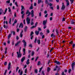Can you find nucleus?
Returning a JSON list of instances; mask_svg holds the SVG:
<instances>
[{
	"mask_svg": "<svg viewBox=\"0 0 75 75\" xmlns=\"http://www.w3.org/2000/svg\"><path fill=\"white\" fill-rule=\"evenodd\" d=\"M47 20L45 21H44L43 22V25H45L47 24Z\"/></svg>",
	"mask_w": 75,
	"mask_h": 75,
	"instance_id": "9",
	"label": "nucleus"
},
{
	"mask_svg": "<svg viewBox=\"0 0 75 75\" xmlns=\"http://www.w3.org/2000/svg\"><path fill=\"white\" fill-rule=\"evenodd\" d=\"M25 56L23 57L21 59V62H23V61L25 60Z\"/></svg>",
	"mask_w": 75,
	"mask_h": 75,
	"instance_id": "8",
	"label": "nucleus"
},
{
	"mask_svg": "<svg viewBox=\"0 0 75 75\" xmlns=\"http://www.w3.org/2000/svg\"><path fill=\"white\" fill-rule=\"evenodd\" d=\"M64 8H65V6L64 5L62 6V8H61V10H64Z\"/></svg>",
	"mask_w": 75,
	"mask_h": 75,
	"instance_id": "13",
	"label": "nucleus"
},
{
	"mask_svg": "<svg viewBox=\"0 0 75 75\" xmlns=\"http://www.w3.org/2000/svg\"><path fill=\"white\" fill-rule=\"evenodd\" d=\"M31 16L32 17H33L34 16V11L33 10H32L31 11Z\"/></svg>",
	"mask_w": 75,
	"mask_h": 75,
	"instance_id": "5",
	"label": "nucleus"
},
{
	"mask_svg": "<svg viewBox=\"0 0 75 75\" xmlns=\"http://www.w3.org/2000/svg\"><path fill=\"white\" fill-rule=\"evenodd\" d=\"M30 18H29V17H27L26 19V21H27V24H29L30 23Z\"/></svg>",
	"mask_w": 75,
	"mask_h": 75,
	"instance_id": "1",
	"label": "nucleus"
},
{
	"mask_svg": "<svg viewBox=\"0 0 75 75\" xmlns=\"http://www.w3.org/2000/svg\"><path fill=\"white\" fill-rule=\"evenodd\" d=\"M75 44H74L73 45H72V47L73 48H74V47H75Z\"/></svg>",
	"mask_w": 75,
	"mask_h": 75,
	"instance_id": "61",
	"label": "nucleus"
},
{
	"mask_svg": "<svg viewBox=\"0 0 75 75\" xmlns=\"http://www.w3.org/2000/svg\"><path fill=\"white\" fill-rule=\"evenodd\" d=\"M38 58H39V57H37L35 59V62H36V61H37V59H38Z\"/></svg>",
	"mask_w": 75,
	"mask_h": 75,
	"instance_id": "31",
	"label": "nucleus"
},
{
	"mask_svg": "<svg viewBox=\"0 0 75 75\" xmlns=\"http://www.w3.org/2000/svg\"><path fill=\"white\" fill-rule=\"evenodd\" d=\"M21 42V41L17 42L15 44V46H16L18 45L19 44H20V42Z\"/></svg>",
	"mask_w": 75,
	"mask_h": 75,
	"instance_id": "11",
	"label": "nucleus"
},
{
	"mask_svg": "<svg viewBox=\"0 0 75 75\" xmlns=\"http://www.w3.org/2000/svg\"><path fill=\"white\" fill-rule=\"evenodd\" d=\"M50 21H52V17L50 18Z\"/></svg>",
	"mask_w": 75,
	"mask_h": 75,
	"instance_id": "49",
	"label": "nucleus"
},
{
	"mask_svg": "<svg viewBox=\"0 0 75 75\" xmlns=\"http://www.w3.org/2000/svg\"><path fill=\"white\" fill-rule=\"evenodd\" d=\"M55 63H56L57 65H60L61 64V63H60V62H58L57 60H55L54 61Z\"/></svg>",
	"mask_w": 75,
	"mask_h": 75,
	"instance_id": "4",
	"label": "nucleus"
},
{
	"mask_svg": "<svg viewBox=\"0 0 75 75\" xmlns=\"http://www.w3.org/2000/svg\"><path fill=\"white\" fill-rule=\"evenodd\" d=\"M0 12L1 13H3V11L2 10V9L0 8Z\"/></svg>",
	"mask_w": 75,
	"mask_h": 75,
	"instance_id": "27",
	"label": "nucleus"
},
{
	"mask_svg": "<svg viewBox=\"0 0 75 75\" xmlns=\"http://www.w3.org/2000/svg\"><path fill=\"white\" fill-rule=\"evenodd\" d=\"M34 54V52H32V56H33Z\"/></svg>",
	"mask_w": 75,
	"mask_h": 75,
	"instance_id": "36",
	"label": "nucleus"
},
{
	"mask_svg": "<svg viewBox=\"0 0 75 75\" xmlns=\"http://www.w3.org/2000/svg\"><path fill=\"white\" fill-rule=\"evenodd\" d=\"M7 70H6L5 72V73L4 74V75H6V74L7 73Z\"/></svg>",
	"mask_w": 75,
	"mask_h": 75,
	"instance_id": "44",
	"label": "nucleus"
},
{
	"mask_svg": "<svg viewBox=\"0 0 75 75\" xmlns=\"http://www.w3.org/2000/svg\"><path fill=\"white\" fill-rule=\"evenodd\" d=\"M21 11H23V10H25L24 7V6H23V5H22L21 6Z\"/></svg>",
	"mask_w": 75,
	"mask_h": 75,
	"instance_id": "19",
	"label": "nucleus"
},
{
	"mask_svg": "<svg viewBox=\"0 0 75 75\" xmlns=\"http://www.w3.org/2000/svg\"><path fill=\"white\" fill-rule=\"evenodd\" d=\"M24 14H23V15H22V18H24Z\"/></svg>",
	"mask_w": 75,
	"mask_h": 75,
	"instance_id": "63",
	"label": "nucleus"
},
{
	"mask_svg": "<svg viewBox=\"0 0 75 75\" xmlns=\"http://www.w3.org/2000/svg\"><path fill=\"white\" fill-rule=\"evenodd\" d=\"M41 2V0H38V4L40 3Z\"/></svg>",
	"mask_w": 75,
	"mask_h": 75,
	"instance_id": "34",
	"label": "nucleus"
},
{
	"mask_svg": "<svg viewBox=\"0 0 75 75\" xmlns=\"http://www.w3.org/2000/svg\"><path fill=\"white\" fill-rule=\"evenodd\" d=\"M71 69H69L68 71H69L68 73H70V72H71Z\"/></svg>",
	"mask_w": 75,
	"mask_h": 75,
	"instance_id": "59",
	"label": "nucleus"
},
{
	"mask_svg": "<svg viewBox=\"0 0 75 75\" xmlns=\"http://www.w3.org/2000/svg\"><path fill=\"white\" fill-rule=\"evenodd\" d=\"M27 69H25V73H27Z\"/></svg>",
	"mask_w": 75,
	"mask_h": 75,
	"instance_id": "54",
	"label": "nucleus"
},
{
	"mask_svg": "<svg viewBox=\"0 0 75 75\" xmlns=\"http://www.w3.org/2000/svg\"><path fill=\"white\" fill-rule=\"evenodd\" d=\"M22 42L23 43V45L24 47V48H25V47H26V45H27V42H26L25 40H23Z\"/></svg>",
	"mask_w": 75,
	"mask_h": 75,
	"instance_id": "2",
	"label": "nucleus"
},
{
	"mask_svg": "<svg viewBox=\"0 0 75 75\" xmlns=\"http://www.w3.org/2000/svg\"><path fill=\"white\" fill-rule=\"evenodd\" d=\"M34 24V22H32L31 23V25H33Z\"/></svg>",
	"mask_w": 75,
	"mask_h": 75,
	"instance_id": "64",
	"label": "nucleus"
},
{
	"mask_svg": "<svg viewBox=\"0 0 75 75\" xmlns=\"http://www.w3.org/2000/svg\"><path fill=\"white\" fill-rule=\"evenodd\" d=\"M38 24V22H36V23L35 24V27H36L37 25Z\"/></svg>",
	"mask_w": 75,
	"mask_h": 75,
	"instance_id": "46",
	"label": "nucleus"
},
{
	"mask_svg": "<svg viewBox=\"0 0 75 75\" xmlns=\"http://www.w3.org/2000/svg\"><path fill=\"white\" fill-rule=\"evenodd\" d=\"M70 1L71 2V4H72L74 2V0H70Z\"/></svg>",
	"mask_w": 75,
	"mask_h": 75,
	"instance_id": "28",
	"label": "nucleus"
},
{
	"mask_svg": "<svg viewBox=\"0 0 75 75\" xmlns=\"http://www.w3.org/2000/svg\"><path fill=\"white\" fill-rule=\"evenodd\" d=\"M62 75H65V73H64V72H62Z\"/></svg>",
	"mask_w": 75,
	"mask_h": 75,
	"instance_id": "50",
	"label": "nucleus"
},
{
	"mask_svg": "<svg viewBox=\"0 0 75 75\" xmlns=\"http://www.w3.org/2000/svg\"><path fill=\"white\" fill-rule=\"evenodd\" d=\"M8 9H9L8 12H11V9H10V8L9 7H8Z\"/></svg>",
	"mask_w": 75,
	"mask_h": 75,
	"instance_id": "41",
	"label": "nucleus"
},
{
	"mask_svg": "<svg viewBox=\"0 0 75 75\" xmlns=\"http://www.w3.org/2000/svg\"><path fill=\"white\" fill-rule=\"evenodd\" d=\"M72 43H73V42L71 41L70 42L69 44H72Z\"/></svg>",
	"mask_w": 75,
	"mask_h": 75,
	"instance_id": "56",
	"label": "nucleus"
},
{
	"mask_svg": "<svg viewBox=\"0 0 75 75\" xmlns=\"http://www.w3.org/2000/svg\"><path fill=\"white\" fill-rule=\"evenodd\" d=\"M19 69V67H17L16 69V72H17V71H18V69Z\"/></svg>",
	"mask_w": 75,
	"mask_h": 75,
	"instance_id": "42",
	"label": "nucleus"
},
{
	"mask_svg": "<svg viewBox=\"0 0 75 75\" xmlns=\"http://www.w3.org/2000/svg\"><path fill=\"white\" fill-rule=\"evenodd\" d=\"M38 30L39 31H41V29L40 28V27L38 28Z\"/></svg>",
	"mask_w": 75,
	"mask_h": 75,
	"instance_id": "45",
	"label": "nucleus"
},
{
	"mask_svg": "<svg viewBox=\"0 0 75 75\" xmlns=\"http://www.w3.org/2000/svg\"><path fill=\"white\" fill-rule=\"evenodd\" d=\"M37 42L38 44L40 45V40L39 39H38Z\"/></svg>",
	"mask_w": 75,
	"mask_h": 75,
	"instance_id": "18",
	"label": "nucleus"
},
{
	"mask_svg": "<svg viewBox=\"0 0 75 75\" xmlns=\"http://www.w3.org/2000/svg\"><path fill=\"white\" fill-rule=\"evenodd\" d=\"M29 47H33V46H32V45L30 44L29 45Z\"/></svg>",
	"mask_w": 75,
	"mask_h": 75,
	"instance_id": "62",
	"label": "nucleus"
},
{
	"mask_svg": "<svg viewBox=\"0 0 75 75\" xmlns=\"http://www.w3.org/2000/svg\"><path fill=\"white\" fill-rule=\"evenodd\" d=\"M74 23H75V21H74L72 20L71 21V23L72 24H74Z\"/></svg>",
	"mask_w": 75,
	"mask_h": 75,
	"instance_id": "26",
	"label": "nucleus"
},
{
	"mask_svg": "<svg viewBox=\"0 0 75 75\" xmlns=\"http://www.w3.org/2000/svg\"><path fill=\"white\" fill-rule=\"evenodd\" d=\"M39 33H40V31H35V33L37 35H38L39 34Z\"/></svg>",
	"mask_w": 75,
	"mask_h": 75,
	"instance_id": "12",
	"label": "nucleus"
},
{
	"mask_svg": "<svg viewBox=\"0 0 75 75\" xmlns=\"http://www.w3.org/2000/svg\"><path fill=\"white\" fill-rule=\"evenodd\" d=\"M11 33V34H12V33H13V35H15V34H16V33H15V32L14 31H12Z\"/></svg>",
	"mask_w": 75,
	"mask_h": 75,
	"instance_id": "23",
	"label": "nucleus"
},
{
	"mask_svg": "<svg viewBox=\"0 0 75 75\" xmlns=\"http://www.w3.org/2000/svg\"><path fill=\"white\" fill-rule=\"evenodd\" d=\"M42 74H43V75H45V74H44V71H42Z\"/></svg>",
	"mask_w": 75,
	"mask_h": 75,
	"instance_id": "51",
	"label": "nucleus"
},
{
	"mask_svg": "<svg viewBox=\"0 0 75 75\" xmlns=\"http://www.w3.org/2000/svg\"><path fill=\"white\" fill-rule=\"evenodd\" d=\"M30 64V60L29 59H28L26 62V64L28 65Z\"/></svg>",
	"mask_w": 75,
	"mask_h": 75,
	"instance_id": "17",
	"label": "nucleus"
},
{
	"mask_svg": "<svg viewBox=\"0 0 75 75\" xmlns=\"http://www.w3.org/2000/svg\"><path fill=\"white\" fill-rule=\"evenodd\" d=\"M7 48L6 47L5 48V52H4V53L5 54H7Z\"/></svg>",
	"mask_w": 75,
	"mask_h": 75,
	"instance_id": "20",
	"label": "nucleus"
},
{
	"mask_svg": "<svg viewBox=\"0 0 75 75\" xmlns=\"http://www.w3.org/2000/svg\"><path fill=\"white\" fill-rule=\"evenodd\" d=\"M17 20L15 19L14 21V23L16 24L17 23Z\"/></svg>",
	"mask_w": 75,
	"mask_h": 75,
	"instance_id": "38",
	"label": "nucleus"
},
{
	"mask_svg": "<svg viewBox=\"0 0 75 75\" xmlns=\"http://www.w3.org/2000/svg\"><path fill=\"white\" fill-rule=\"evenodd\" d=\"M17 54V57L18 58H21V56H22V54H18V52H16Z\"/></svg>",
	"mask_w": 75,
	"mask_h": 75,
	"instance_id": "3",
	"label": "nucleus"
},
{
	"mask_svg": "<svg viewBox=\"0 0 75 75\" xmlns=\"http://www.w3.org/2000/svg\"><path fill=\"white\" fill-rule=\"evenodd\" d=\"M47 33H50V30L48 29L47 30Z\"/></svg>",
	"mask_w": 75,
	"mask_h": 75,
	"instance_id": "48",
	"label": "nucleus"
},
{
	"mask_svg": "<svg viewBox=\"0 0 75 75\" xmlns=\"http://www.w3.org/2000/svg\"><path fill=\"white\" fill-rule=\"evenodd\" d=\"M36 41H37V37L36 38L35 41H34V43H36Z\"/></svg>",
	"mask_w": 75,
	"mask_h": 75,
	"instance_id": "52",
	"label": "nucleus"
},
{
	"mask_svg": "<svg viewBox=\"0 0 75 75\" xmlns=\"http://www.w3.org/2000/svg\"><path fill=\"white\" fill-rule=\"evenodd\" d=\"M75 62H74V63H72V64L71 65V67H72V69L73 70H74V66H75Z\"/></svg>",
	"mask_w": 75,
	"mask_h": 75,
	"instance_id": "7",
	"label": "nucleus"
},
{
	"mask_svg": "<svg viewBox=\"0 0 75 75\" xmlns=\"http://www.w3.org/2000/svg\"><path fill=\"white\" fill-rule=\"evenodd\" d=\"M57 10H59V5H58L57 6Z\"/></svg>",
	"mask_w": 75,
	"mask_h": 75,
	"instance_id": "33",
	"label": "nucleus"
},
{
	"mask_svg": "<svg viewBox=\"0 0 75 75\" xmlns=\"http://www.w3.org/2000/svg\"><path fill=\"white\" fill-rule=\"evenodd\" d=\"M10 68H11V63H10V62L8 65V70H9V69H10Z\"/></svg>",
	"mask_w": 75,
	"mask_h": 75,
	"instance_id": "6",
	"label": "nucleus"
},
{
	"mask_svg": "<svg viewBox=\"0 0 75 75\" xmlns=\"http://www.w3.org/2000/svg\"><path fill=\"white\" fill-rule=\"evenodd\" d=\"M23 73V71H21L19 74V75H22Z\"/></svg>",
	"mask_w": 75,
	"mask_h": 75,
	"instance_id": "25",
	"label": "nucleus"
},
{
	"mask_svg": "<svg viewBox=\"0 0 75 75\" xmlns=\"http://www.w3.org/2000/svg\"><path fill=\"white\" fill-rule=\"evenodd\" d=\"M66 1L67 3V6H68L69 5V1L68 0H66Z\"/></svg>",
	"mask_w": 75,
	"mask_h": 75,
	"instance_id": "10",
	"label": "nucleus"
},
{
	"mask_svg": "<svg viewBox=\"0 0 75 75\" xmlns=\"http://www.w3.org/2000/svg\"><path fill=\"white\" fill-rule=\"evenodd\" d=\"M15 4L16 6L17 7H18V5L17 4V2H15Z\"/></svg>",
	"mask_w": 75,
	"mask_h": 75,
	"instance_id": "60",
	"label": "nucleus"
},
{
	"mask_svg": "<svg viewBox=\"0 0 75 75\" xmlns=\"http://www.w3.org/2000/svg\"><path fill=\"white\" fill-rule=\"evenodd\" d=\"M7 62H5L4 64V65L5 66L6 65H7Z\"/></svg>",
	"mask_w": 75,
	"mask_h": 75,
	"instance_id": "40",
	"label": "nucleus"
},
{
	"mask_svg": "<svg viewBox=\"0 0 75 75\" xmlns=\"http://www.w3.org/2000/svg\"><path fill=\"white\" fill-rule=\"evenodd\" d=\"M39 17H41V12H40L39 13Z\"/></svg>",
	"mask_w": 75,
	"mask_h": 75,
	"instance_id": "43",
	"label": "nucleus"
},
{
	"mask_svg": "<svg viewBox=\"0 0 75 75\" xmlns=\"http://www.w3.org/2000/svg\"><path fill=\"white\" fill-rule=\"evenodd\" d=\"M29 9L30 10H32V9H33V4H32L31 5V6L29 8Z\"/></svg>",
	"mask_w": 75,
	"mask_h": 75,
	"instance_id": "15",
	"label": "nucleus"
},
{
	"mask_svg": "<svg viewBox=\"0 0 75 75\" xmlns=\"http://www.w3.org/2000/svg\"><path fill=\"white\" fill-rule=\"evenodd\" d=\"M44 13L45 14H47V11H45L44 12Z\"/></svg>",
	"mask_w": 75,
	"mask_h": 75,
	"instance_id": "57",
	"label": "nucleus"
},
{
	"mask_svg": "<svg viewBox=\"0 0 75 75\" xmlns=\"http://www.w3.org/2000/svg\"><path fill=\"white\" fill-rule=\"evenodd\" d=\"M57 68H58V67L57 66H56V69H54V71H55L57 70Z\"/></svg>",
	"mask_w": 75,
	"mask_h": 75,
	"instance_id": "24",
	"label": "nucleus"
},
{
	"mask_svg": "<svg viewBox=\"0 0 75 75\" xmlns=\"http://www.w3.org/2000/svg\"><path fill=\"white\" fill-rule=\"evenodd\" d=\"M45 3L46 4H48V0H45Z\"/></svg>",
	"mask_w": 75,
	"mask_h": 75,
	"instance_id": "47",
	"label": "nucleus"
},
{
	"mask_svg": "<svg viewBox=\"0 0 75 75\" xmlns=\"http://www.w3.org/2000/svg\"><path fill=\"white\" fill-rule=\"evenodd\" d=\"M40 64H41L40 62V61H38V65H40Z\"/></svg>",
	"mask_w": 75,
	"mask_h": 75,
	"instance_id": "37",
	"label": "nucleus"
},
{
	"mask_svg": "<svg viewBox=\"0 0 75 75\" xmlns=\"http://www.w3.org/2000/svg\"><path fill=\"white\" fill-rule=\"evenodd\" d=\"M54 36V33H52L51 34V37H52L53 36Z\"/></svg>",
	"mask_w": 75,
	"mask_h": 75,
	"instance_id": "58",
	"label": "nucleus"
},
{
	"mask_svg": "<svg viewBox=\"0 0 75 75\" xmlns=\"http://www.w3.org/2000/svg\"><path fill=\"white\" fill-rule=\"evenodd\" d=\"M33 34H34V33H33V32L32 31V32H31V33L30 35V36H32V35Z\"/></svg>",
	"mask_w": 75,
	"mask_h": 75,
	"instance_id": "29",
	"label": "nucleus"
},
{
	"mask_svg": "<svg viewBox=\"0 0 75 75\" xmlns=\"http://www.w3.org/2000/svg\"><path fill=\"white\" fill-rule=\"evenodd\" d=\"M11 34H9L8 37V40H9V39H10V37H11Z\"/></svg>",
	"mask_w": 75,
	"mask_h": 75,
	"instance_id": "22",
	"label": "nucleus"
},
{
	"mask_svg": "<svg viewBox=\"0 0 75 75\" xmlns=\"http://www.w3.org/2000/svg\"><path fill=\"white\" fill-rule=\"evenodd\" d=\"M31 14V12H30V11L29 10H27L26 11V14Z\"/></svg>",
	"mask_w": 75,
	"mask_h": 75,
	"instance_id": "14",
	"label": "nucleus"
},
{
	"mask_svg": "<svg viewBox=\"0 0 75 75\" xmlns=\"http://www.w3.org/2000/svg\"><path fill=\"white\" fill-rule=\"evenodd\" d=\"M27 26H26L25 28L24 29V32L25 33L26 31H27Z\"/></svg>",
	"mask_w": 75,
	"mask_h": 75,
	"instance_id": "16",
	"label": "nucleus"
},
{
	"mask_svg": "<svg viewBox=\"0 0 75 75\" xmlns=\"http://www.w3.org/2000/svg\"><path fill=\"white\" fill-rule=\"evenodd\" d=\"M35 73H36V74H37L38 73V70L37 69H35Z\"/></svg>",
	"mask_w": 75,
	"mask_h": 75,
	"instance_id": "32",
	"label": "nucleus"
},
{
	"mask_svg": "<svg viewBox=\"0 0 75 75\" xmlns=\"http://www.w3.org/2000/svg\"><path fill=\"white\" fill-rule=\"evenodd\" d=\"M20 37L21 38H22V37H23V33H20Z\"/></svg>",
	"mask_w": 75,
	"mask_h": 75,
	"instance_id": "35",
	"label": "nucleus"
},
{
	"mask_svg": "<svg viewBox=\"0 0 75 75\" xmlns=\"http://www.w3.org/2000/svg\"><path fill=\"white\" fill-rule=\"evenodd\" d=\"M16 40H18L19 39V38H18V37L17 36H16Z\"/></svg>",
	"mask_w": 75,
	"mask_h": 75,
	"instance_id": "53",
	"label": "nucleus"
},
{
	"mask_svg": "<svg viewBox=\"0 0 75 75\" xmlns=\"http://www.w3.org/2000/svg\"><path fill=\"white\" fill-rule=\"evenodd\" d=\"M7 11V8H6L5 9V13H6Z\"/></svg>",
	"mask_w": 75,
	"mask_h": 75,
	"instance_id": "55",
	"label": "nucleus"
},
{
	"mask_svg": "<svg viewBox=\"0 0 75 75\" xmlns=\"http://www.w3.org/2000/svg\"><path fill=\"white\" fill-rule=\"evenodd\" d=\"M44 25V26L43 27V28L44 29H45V28H47V25Z\"/></svg>",
	"mask_w": 75,
	"mask_h": 75,
	"instance_id": "30",
	"label": "nucleus"
},
{
	"mask_svg": "<svg viewBox=\"0 0 75 75\" xmlns=\"http://www.w3.org/2000/svg\"><path fill=\"white\" fill-rule=\"evenodd\" d=\"M48 13L46 14L45 15V17L46 18H47V16H48Z\"/></svg>",
	"mask_w": 75,
	"mask_h": 75,
	"instance_id": "39",
	"label": "nucleus"
},
{
	"mask_svg": "<svg viewBox=\"0 0 75 75\" xmlns=\"http://www.w3.org/2000/svg\"><path fill=\"white\" fill-rule=\"evenodd\" d=\"M47 71L48 72H49L50 71V68L49 67H48L47 68Z\"/></svg>",
	"mask_w": 75,
	"mask_h": 75,
	"instance_id": "21",
	"label": "nucleus"
}]
</instances>
